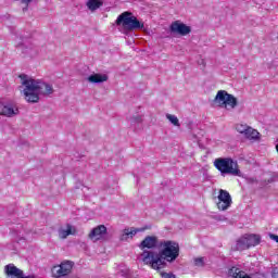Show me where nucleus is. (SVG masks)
Segmentation results:
<instances>
[{
  "label": "nucleus",
  "mask_w": 278,
  "mask_h": 278,
  "mask_svg": "<svg viewBox=\"0 0 278 278\" xmlns=\"http://www.w3.org/2000/svg\"><path fill=\"white\" fill-rule=\"evenodd\" d=\"M4 273L9 277H15V278H36L34 275L25 276L22 269H18V267L14 266V264H9L4 267Z\"/></svg>",
  "instance_id": "nucleus-12"
},
{
  "label": "nucleus",
  "mask_w": 278,
  "mask_h": 278,
  "mask_svg": "<svg viewBox=\"0 0 278 278\" xmlns=\"http://www.w3.org/2000/svg\"><path fill=\"white\" fill-rule=\"evenodd\" d=\"M105 236H108V227H105V225H99L89 232L88 237L92 242H99V240H103Z\"/></svg>",
  "instance_id": "nucleus-11"
},
{
  "label": "nucleus",
  "mask_w": 278,
  "mask_h": 278,
  "mask_svg": "<svg viewBox=\"0 0 278 278\" xmlns=\"http://www.w3.org/2000/svg\"><path fill=\"white\" fill-rule=\"evenodd\" d=\"M166 118L169 121V123H172V125H174V127H180L179 118H177V115L166 114Z\"/></svg>",
  "instance_id": "nucleus-22"
},
{
  "label": "nucleus",
  "mask_w": 278,
  "mask_h": 278,
  "mask_svg": "<svg viewBox=\"0 0 278 278\" xmlns=\"http://www.w3.org/2000/svg\"><path fill=\"white\" fill-rule=\"evenodd\" d=\"M128 122L130 123L131 127H136V125H140L142 123V115H132L128 118Z\"/></svg>",
  "instance_id": "nucleus-20"
},
{
  "label": "nucleus",
  "mask_w": 278,
  "mask_h": 278,
  "mask_svg": "<svg viewBox=\"0 0 278 278\" xmlns=\"http://www.w3.org/2000/svg\"><path fill=\"white\" fill-rule=\"evenodd\" d=\"M214 166L222 173V175H232V177H242V172L238 166V162L232 159H216L214 161Z\"/></svg>",
  "instance_id": "nucleus-3"
},
{
  "label": "nucleus",
  "mask_w": 278,
  "mask_h": 278,
  "mask_svg": "<svg viewBox=\"0 0 278 278\" xmlns=\"http://www.w3.org/2000/svg\"><path fill=\"white\" fill-rule=\"evenodd\" d=\"M269 238H270V240H275V242L278 243V236L277 235L269 233Z\"/></svg>",
  "instance_id": "nucleus-26"
},
{
  "label": "nucleus",
  "mask_w": 278,
  "mask_h": 278,
  "mask_svg": "<svg viewBox=\"0 0 278 278\" xmlns=\"http://www.w3.org/2000/svg\"><path fill=\"white\" fill-rule=\"evenodd\" d=\"M245 138L248 140H260V132L249 126L248 130L245 131Z\"/></svg>",
  "instance_id": "nucleus-19"
},
{
  "label": "nucleus",
  "mask_w": 278,
  "mask_h": 278,
  "mask_svg": "<svg viewBox=\"0 0 278 278\" xmlns=\"http://www.w3.org/2000/svg\"><path fill=\"white\" fill-rule=\"evenodd\" d=\"M18 115V108L10 102H0V116H7L12 118V116Z\"/></svg>",
  "instance_id": "nucleus-10"
},
{
  "label": "nucleus",
  "mask_w": 278,
  "mask_h": 278,
  "mask_svg": "<svg viewBox=\"0 0 278 278\" xmlns=\"http://www.w3.org/2000/svg\"><path fill=\"white\" fill-rule=\"evenodd\" d=\"M147 228H126L123 230V233L119 238V240H122L123 242L127 241L129 238H134V236H136V233H140L142 231H144Z\"/></svg>",
  "instance_id": "nucleus-15"
},
{
  "label": "nucleus",
  "mask_w": 278,
  "mask_h": 278,
  "mask_svg": "<svg viewBox=\"0 0 278 278\" xmlns=\"http://www.w3.org/2000/svg\"><path fill=\"white\" fill-rule=\"evenodd\" d=\"M157 247V237L147 236L140 243L139 249H155Z\"/></svg>",
  "instance_id": "nucleus-14"
},
{
  "label": "nucleus",
  "mask_w": 278,
  "mask_h": 278,
  "mask_svg": "<svg viewBox=\"0 0 278 278\" xmlns=\"http://www.w3.org/2000/svg\"><path fill=\"white\" fill-rule=\"evenodd\" d=\"M21 84L23 86V94L27 103H38L40 101V94L49 97L53 94V85L45 83L40 79L31 78L25 74L20 75Z\"/></svg>",
  "instance_id": "nucleus-2"
},
{
  "label": "nucleus",
  "mask_w": 278,
  "mask_h": 278,
  "mask_svg": "<svg viewBox=\"0 0 278 278\" xmlns=\"http://www.w3.org/2000/svg\"><path fill=\"white\" fill-rule=\"evenodd\" d=\"M22 52L26 53L27 55H31L34 53V46H30L29 43L25 42L21 46Z\"/></svg>",
  "instance_id": "nucleus-21"
},
{
  "label": "nucleus",
  "mask_w": 278,
  "mask_h": 278,
  "mask_svg": "<svg viewBox=\"0 0 278 278\" xmlns=\"http://www.w3.org/2000/svg\"><path fill=\"white\" fill-rule=\"evenodd\" d=\"M179 257V243L170 240H163L159 243V252L144 250L141 253V260L147 266H151L153 270H162L166 268V262L172 264Z\"/></svg>",
  "instance_id": "nucleus-1"
},
{
  "label": "nucleus",
  "mask_w": 278,
  "mask_h": 278,
  "mask_svg": "<svg viewBox=\"0 0 278 278\" xmlns=\"http://www.w3.org/2000/svg\"><path fill=\"white\" fill-rule=\"evenodd\" d=\"M195 266H203V257H198L194 260Z\"/></svg>",
  "instance_id": "nucleus-25"
},
{
  "label": "nucleus",
  "mask_w": 278,
  "mask_h": 278,
  "mask_svg": "<svg viewBox=\"0 0 278 278\" xmlns=\"http://www.w3.org/2000/svg\"><path fill=\"white\" fill-rule=\"evenodd\" d=\"M116 25H122V27H124V29H127L128 31H135L136 29L144 28V22H140L139 18L129 11H126L118 15L116 20Z\"/></svg>",
  "instance_id": "nucleus-4"
},
{
  "label": "nucleus",
  "mask_w": 278,
  "mask_h": 278,
  "mask_svg": "<svg viewBox=\"0 0 278 278\" xmlns=\"http://www.w3.org/2000/svg\"><path fill=\"white\" fill-rule=\"evenodd\" d=\"M214 103L219 108H225V110H233L238 106V99L225 90H219L214 99Z\"/></svg>",
  "instance_id": "nucleus-5"
},
{
  "label": "nucleus",
  "mask_w": 278,
  "mask_h": 278,
  "mask_svg": "<svg viewBox=\"0 0 278 278\" xmlns=\"http://www.w3.org/2000/svg\"><path fill=\"white\" fill-rule=\"evenodd\" d=\"M72 270H73V262L65 261V262L61 263L60 265H55L52 268V277H54V278L66 277V275H71Z\"/></svg>",
  "instance_id": "nucleus-7"
},
{
  "label": "nucleus",
  "mask_w": 278,
  "mask_h": 278,
  "mask_svg": "<svg viewBox=\"0 0 278 278\" xmlns=\"http://www.w3.org/2000/svg\"><path fill=\"white\" fill-rule=\"evenodd\" d=\"M169 31L178 36H188L192 31V28L181 21H175L170 24Z\"/></svg>",
  "instance_id": "nucleus-9"
},
{
  "label": "nucleus",
  "mask_w": 278,
  "mask_h": 278,
  "mask_svg": "<svg viewBox=\"0 0 278 278\" xmlns=\"http://www.w3.org/2000/svg\"><path fill=\"white\" fill-rule=\"evenodd\" d=\"M160 275L162 278H177L173 273L161 271Z\"/></svg>",
  "instance_id": "nucleus-24"
},
{
  "label": "nucleus",
  "mask_w": 278,
  "mask_h": 278,
  "mask_svg": "<svg viewBox=\"0 0 278 278\" xmlns=\"http://www.w3.org/2000/svg\"><path fill=\"white\" fill-rule=\"evenodd\" d=\"M108 79L109 76L106 74L99 73L91 74L87 77V81H89V84H105Z\"/></svg>",
  "instance_id": "nucleus-16"
},
{
  "label": "nucleus",
  "mask_w": 278,
  "mask_h": 278,
  "mask_svg": "<svg viewBox=\"0 0 278 278\" xmlns=\"http://www.w3.org/2000/svg\"><path fill=\"white\" fill-rule=\"evenodd\" d=\"M229 276L233 278H251L247 273L238 267H232L229 269Z\"/></svg>",
  "instance_id": "nucleus-17"
},
{
  "label": "nucleus",
  "mask_w": 278,
  "mask_h": 278,
  "mask_svg": "<svg viewBox=\"0 0 278 278\" xmlns=\"http://www.w3.org/2000/svg\"><path fill=\"white\" fill-rule=\"evenodd\" d=\"M75 233H77V229L71 224H66L65 226L59 228V238L61 240H66L68 236H75Z\"/></svg>",
  "instance_id": "nucleus-13"
},
{
  "label": "nucleus",
  "mask_w": 278,
  "mask_h": 278,
  "mask_svg": "<svg viewBox=\"0 0 278 278\" xmlns=\"http://www.w3.org/2000/svg\"><path fill=\"white\" fill-rule=\"evenodd\" d=\"M262 241V237L258 235H245L237 240L235 251H247L251 247H257Z\"/></svg>",
  "instance_id": "nucleus-6"
},
{
  "label": "nucleus",
  "mask_w": 278,
  "mask_h": 278,
  "mask_svg": "<svg viewBox=\"0 0 278 278\" xmlns=\"http://www.w3.org/2000/svg\"><path fill=\"white\" fill-rule=\"evenodd\" d=\"M31 1H34V0H22V3H24L25 5H29V3H31Z\"/></svg>",
  "instance_id": "nucleus-27"
},
{
  "label": "nucleus",
  "mask_w": 278,
  "mask_h": 278,
  "mask_svg": "<svg viewBox=\"0 0 278 278\" xmlns=\"http://www.w3.org/2000/svg\"><path fill=\"white\" fill-rule=\"evenodd\" d=\"M249 129V126L247 124H238L236 126V130L239 132V134H243V136L247 134Z\"/></svg>",
  "instance_id": "nucleus-23"
},
{
  "label": "nucleus",
  "mask_w": 278,
  "mask_h": 278,
  "mask_svg": "<svg viewBox=\"0 0 278 278\" xmlns=\"http://www.w3.org/2000/svg\"><path fill=\"white\" fill-rule=\"evenodd\" d=\"M276 151L278 152V144L276 146Z\"/></svg>",
  "instance_id": "nucleus-28"
},
{
  "label": "nucleus",
  "mask_w": 278,
  "mask_h": 278,
  "mask_svg": "<svg viewBox=\"0 0 278 278\" xmlns=\"http://www.w3.org/2000/svg\"><path fill=\"white\" fill-rule=\"evenodd\" d=\"M88 10H90V12H94L97 10H99V8H101V5H103V0H88L86 3Z\"/></svg>",
  "instance_id": "nucleus-18"
},
{
  "label": "nucleus",
  "mask_w": 278,
  "mask_h": 278,
  "mask_svg": "<svg viewBox=\"0 0 278 278\" xmlns=\"http://www.w3.org/2000/svg\"><path fill=\"white\" fill-rule=\"evenodd\" d=\"M217 200V208L222 212H225L226 210H229V207H231V194H229L227 190H219Z\"/></svg>",
  "instance_id": "nucleus-8"
}]
</instances>
